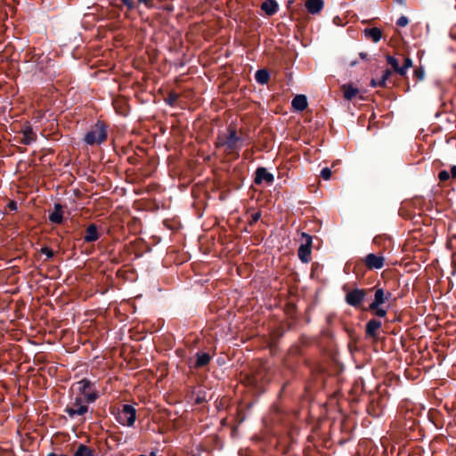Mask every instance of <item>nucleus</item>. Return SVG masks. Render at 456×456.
I'll return each mask as SVG.
<instances>
[{
	"mask_svg": "<svg viewBox=\"0 0 456 456\" xmlns=\"http://www.w3.org/2000/svg\"><path fill=\"white\" fill-rule=\"evenodd\" d=\"M255 78L257 83L265 85L268 82L270 76L266 69H258L255 74Z\"/></svg>",
	"mask_w": 456,
	"mask_h": 456,
	"instance_id": "nucleus-21",
	"label": "nucleus"
},
{
	"mask_svg": "<svg viewBox=\"0 0 456 456\" xmlns=\"http://www.w3.org/2000/svg\"><path fill=\"white\" fill-rule=\"evenodd\" d=\"M139 456H156L155 452H151L149 455L141 454Z\"/></svg>",
	"mask_w": 456,
	"mask_h": 456,
	"instance_id": "nucleus-39",
	"label": "nucleus"
},
{
	"mask_svg": "<svg viewBox=\"0 0 456 456\" xmlns=\"http://www.w3.org/2000/svg\"><path fill=\"white\" fill-rule=\"evenodd\" d=\"M42 254L45 255L48 258L53 257V252L51 248L45 247L41 248Z\"/></svg>",
	"mask_w": 456,
	"mask_h": 456,
	"instance_id": "nucleus-29",
	"label": "nucleus"
},
{
	"mask_svg": "<svg viewBox=\"0 0 456 456\" xmlns=\"http://www.w3.org/2000/svg\"><path fill=\"white\" fill-rule=\"evenodd\" d=\"M136 419V410L129 404L123 405L118 412L117 420L123 426L132 427Z\"/></svg>",
	"mask_w": 456,
	"mask_h": 456,
	"instance_id": "nucleus-5",
	"label": "nucleus"
},
{
	"mask_svg": "<svg viewBox=\"0 0 456 456\" xmlns=\"http://www.w3.org/2000/svg\"><path fill=\"white\" fill-rule=\"evenodd\" d=\"M390 76H391V71L389 69H386L383 72L381 78L379 80V85L380 87H384L386 86V83H387V79L390 77Z\"/></svg>",
	"mask_w": 456,
	"mask_h": 456,
	"instance_id": "nucleus-24",
	"label": "nucleus"
},
{
	"mask_svg": "<svg viewBox=\"0 0 456 456\" xmlns=\"http://www.w3.org/2000/svg\"><path fill=\"white\" fill-rule=\"evenodd\" d=\"M302 243L298 248V257L303 263H308L311 260L312 252V236L306 232L301 233Z\"/></svg>",
	"mask_w": 456,
	"mask_h": 456,
	"instance_id": "nucleus-6",
	"label": "nucleus"
},
{
	"mask_svg": "<svg viewBox=\"0 0 456 456\" xmlns=\"http://www.w3.org/2000/svg\"><path fill=\"white\" fill-rule=\"evenodd\" d=\"M363 35L365 37L371 39L374 43H378L382 37V31L380 28L374 27L365 28L363 30Z\"/></svg>",
	"mask_w": 456,
	"mask_h": 456,
	"instance_id": "nucleus-18",
	"label": "nucleus"
},
{
	"mask_svg": "<svg viewBox=\"0 0 456 456\" xmlns=\"http://www.w3.org/2000/svg\"><path fill=\"white\" fill-rule=\"evenodd\" d=\"M218 147H223L227 154H237L240 149L241 139L237 136L235 129L230 128L226 135L218 136Z\"/></svg>",
	"mask_w": 456,
	"mask_h": 456,
	"instance_id": "nucleus-2",
	"label": "nucleus"
},
{
	"mask_svg": "<svg viewBox=\"0 0 456 456\" xmlns=\"http://www.w3.org/2000/svg\"><path fill=\"white\" fill-rule=\"evenodd\" d=\"M414 77L419 79V80H422L425 77V70L422 67H419V68H417L415 70H414Z\"/></svg>",
	"mask_w": 456,
	"mask_h": 456,
	"instance_id": "nucleus-25",
	"label": "nucleus"
},
{
	"mask_svg": "<svg viewBox=\"0 0 456 456\" xmlns=\"http://www.w3.org/2000/svg\"><path fill=\"white\" fill-rule=\"evenodd\" d=\"M375 311V314L379 317H385L387 314V311L383 308H380L378 306L376 309H373Z\"/></svg>",
	"mask_w": 456,
	"mask_h": 456,
	"instance_id": "nucleus-30",
	"label": "nucleus"
},
{
	"mask_svg": "<svg viewBox=\"0 0 456 456\" xmlns=\"http://www.w3.org/2000/svg\"><path fill=\"white\" fill-rule=\"evenodd\" d=\"M438 178L441 182H445L450 178V174L446 170H442L438 174Z\"/></svg>",
	"mask_w": 456,
	"mask_h": 456,
	"instance_id": "nucleus-28",
	"label": "nucleus"
},
{
	"mask_svg": "<svg viewBox=\"0 0 456 456\" xmlns=\"http://www.w3.org/2000/svg\"><path fill=\"white\" fill-rule=\"evenodd\" d=\"M306 10L311 14L319 13L323 8L322 0H308L305 3Z\"/></svg>",
	"mask_w": 456,
	"mask_h": 456,
	"instance_id": "nucleus-17",
	"label": "nucleus"
},
{
	"mask_svg": "<svg viewBox=\"0 0 456 456\" xmlns=\"http://www.w3.org/2000/svg\"><path fill=\"white\" fill-rule=\"evenodd\" d=\"M20 134H21L20 142L25 145H30L37 141V134L28 123L21 127Z\"/></svg>",
	"mask_w": 456,
	"mask_h": 456,
	"instance_id": "nucleus-9",
	"label": "nucleus"
},
{
	"mask_svg": "<svg viewBox=\"0 0 456 456\" xmlns=\"http://www.w3.org/2000/svg\"><path fill=\"white\" fill-rule=\"evenodd\" d=\"M387 61L392 67L394 71L402 77H404L407 74V70L413 65L412 60L409 57L404 58L403 66H400L399 61L391 55L387 56Z\"/></svg>",
	"mask_w": 456,
	"mask_h": 456,
	"instance_id": "nucleus-7",
	"label": "nucleus"
},
{
	"mask_svg": "<svg viewBox=\"0 0 456 456\" xmlns=\"http://www.w3.org/2000/svg\"><path fill=\"white\" fill-rule=\"evenodd\" d=\"M292 107L296 110L303 111L307 108V99L306 96L304 94H298L295 96L292 100Z\"/></svg>",
	"mask_w": 456,
	"mask_h": 456,
	"instance_id": "nucleus-15",
	"label": "nucleus"
},
{
	"mask_svg": "<svg viewBox=\"0 0 456 456\" xmlns=\"http://www.w3.org/2000/svg\"><path fill=\"white\" fill-rule=\"evenodd\" d=\"M210 361V356L207 353L197 354V361L195 363L196 367H203L207 365Z\"/></svg>",
	"mask_w": 456,
	"mask_h": 456,
	"instance_id": "nucleus-23",
	"label": "nucleus"
},
{
	"mask_svg": "<svg viewBox=\"0 0 456 456\" xmlns=\"http://www.w3.org/2000/svg\"><path fill=\"white\" fill-rule=\"evenodd\" d=\"M382 323L376 319L370 320L366 324V336L371 338H377V331L381 328Z\"/></svg>",
	"mask_w": 456,
	"mask_h": 456,
	"instance_id": "nucleus-12",
	"label": "nucleus"
},
{
	"mask_svg": "<svg viewBox=\"0 0 456 456\" xmlns=\"http://www.w3.org/2000/svg\"><path fill=\"white\" fill-rule=\"evenodd\" d=\"M370 85H371V86H372V87L379 86V80L372 79V80L370 81Z\"/></svg>",
	"mask_w": 456,
	"mask_h": 456,
	"instance_id": "nucleus-36",
	"label": "nucleus"
},
{
	"mask_svg": "<svg viewBox=\"0 0 456 456\" xmlns=\"http://www.w3.org/2000/svg\"><path fill=\"white\" fill-rule=\"evenodd\" d=\"M9 207L12 208V209H15L16 208V204L14 202H11L9 204Z\"/></svg>",
	"mask_w": 456,
	"mask_h": 456,
	"instance_id": "nucleus-38",
	"label": "nucleus"
},
{
	"mask_svg": "<svg viewBox=\"0 0 456 456\" xmlns=\"http://www.w3.org/2000/svg\"><path fill=\"white\" fill-rule=\"evenodd\" d=\"M74 456H95L94 451L88 446L81 444L77 446Z\"/></svg>",
	"mask_w": 456,
	"mask_h": 456,
	"instance_id": "nucleus-22",
	"label": "nucleus"
},
{
	"mask_svg": "<svg viewBox=\"0 0 456 456\" xmlns=\"http://www.w3.org/2000/svg\"><path fill=\"white\" fill-rule=\"evenodd\" d=\"M137 1H138L139 4H142L145 5L148 8H151L153 5V1L152 0H137Z\"/></svg>",
	"mask_w": 456,
	"mask_h": 456,
	"instance_id": "nucleus-32",
	"label": "nucleus"
},
{
	"mask_svg": "<svg viewBox=\"0 0 456 456\" xmlns=\"http://www.w3.org/2000/svg\"><path fill=\"white\" fill-rule=\"evenodd\" d=\"M344 94V98L347 101H351L359 94V89L350 84H345L341 87Z\"/></svg>",
	"mask_w": 456,
	"mask_h": 456,
	"instance_id": "nucleus-19",
	"label": "nucleus"
},
{
	"mask_svg": "<svg viewBox=\"0 0 456 456\" xmlns=\"http://www.w3.org/2000/svg\"><path fill=\"white\" fill-rule=\"evenodd\" d=\"M408 23L409 20L406 16H401L396 21V25L399 27H405L408 25Z\"/></svg>",
	"mask_w": 456,
	"mask_h": 456,
	"instance_id": "nucleus-27",
	"label": "nucleus"
},
{
	"mask_svg": "<svg viewBox=\"0 0 456 456\" xmlns=\"http://www.w3.org/2000/svg\"><path fill=\"white\" fill-rule=\"evenodd\" d=\"M262 11L268 16H272L278 12L279 4L275 0H265L261 4Z\"/></svg>",
	"mask_w": 456,
	"mask_h": 456,
	"instance_id": "nucleus-13",
	"label": "nucleus"
},
{
	"mask_svg": "<svg viewBox=\"0 0 456 456\" xmlns=\"http://www.w3.org/2000/svg\"><path fill=\"white\" fill-rule=\"evenodd\" d=\"M273 181V175L269 173L265 167H258L256 170V176L254 179L256 184H261L264 182H265L267 184H272Z\"/></svg>",
	"mask_w": 456,
	"mask_h": 456,
	"instance_id": "nucleus-11",
	"label": "nucleus"
},
{
	"mask_svg": "<svg viewBox=\"0 0 456 456\" xmlns=\"http://www.w3.org/2000/svg\"><path fill=\"white\" fill-rule=\"evenodd\" d=\"M50 222L60 224L63 221L62 206L61 204H54L53 211L49 215Z\"/></svg>",
	"mask_w": 456,
	"mask_h": 456,
	"instance_id": "nucleus-14",
	"label": "nucleus"
},
{
	"mask_svg": "<svg viewBox=\"0 0 456 456\" xmlns=\"http://www.w3.org/2000/svg\"><path fill=\"white\" fill-rule=\"evenodd\" d=\"M107 139L106 126L97 122L85 135L84 141L88 145L101 144Z\"/></svg>",
	"mask_w": 456,
	"mask_h": 456,
	"instance_id": "nucleus-3",
	"label": "nucleus"
},
{
	"mask_svg": "<svg viewBox=\"0 0 456 456\" xmlns=\"http://www.w3.org/2000/svg\"><path fill=\"white\" fill-rule=\"evenodd\" d=\"M366 296V292L364 289H354L346 295V302L354 307H358L362 302L363 301Z\"/></svg>",
	"mask_w": 456,
	"mask_h": 456,
	"instance_id": "nucleus-8",
	"label": "nucleus"
},
{
	"mask_svg": "<svg viewBox=\"0 0 456 456\" xmlns=\"http://www.w3.org/2000/svg\"><path fill=\"white\" fill-rule=\"evenodd\" d=\"M99 239L97 226L94 224H90L86 231L84 240L86 242H94Z\"/></svg>",
	"mask_w": 456,
	"mask_h": 456,
	"instance_id": "nucleus-20",
	"label": "nucleus"
},
{
	"mask_svg": "<svg viewBox=\"0 0 456 456\" xmlns=\"http://www.w3.org/2000/svg\"><path fill=\"white\" fill-rule=\"evenodd\" d=\"M451 175L452 178H456V166H452L451 168Z\"/></svg>",
	"mask_w": 456,
	"mask_h": 456,
	"instance_id": "nucleus-35",
	"label": "nucleus"
},
{
	"mask_svg": "<svg viewBox=\"0 0 456 456\" xmlns=\"http://www.w3.org/2000/svg\"><path fill=\"white\" fill-rule=\"evenodd\" d=\"M387 298V297H386L384 289L381 288L377 289L374 295V300L370 305L369 308L376 309L378 306L384 304Z\"/></svg>",
	"mask_w": 456,
	"mask_h": 456,
	"instance_id": "nucleus-16",
	"label": "nucleus"
},
{
	"mask_svg": "<svg viewBox=\"0 0 456 456\" xmlns=\"http://www.w3.org/2000/svg\"><path fill=\"white\" fill-rule=\"evenodd\" d=\"M121 2L129 10H132L134 8V3L133 0H121Z\"/></svg>",
	"mask_w": 456,
	"mask_h": 456,
	"instance_id": "nucleus-31",
	"label": "nucleus"
},
{
	"mask_svg": "<svg viewBox=\"0 0 456 456\" xmlns=\"http://www.w3.org/2000/svg\"><path fill=\"white\" fill-rule=\"evenodd\" d=\"M385 258L381 255L368 254L365 256L364 264L369 269H381L384 266Z\"/></svg>",
	"mask_w": 456,
	"mask_h": 456,
	"instance_id": "nucleus-10",
	"label": "nucleus"
},
{
	"mask_svg": "<svg viewBox=\"0 0 456 456\" xmlns=\"http://www.w3.org/2000/svg\"><path fill=\"white\" fill-rule=\"evenodd\" d=\"M367 56H368V54H367L366 53H360V57H361L362 59H364V60H365V59H367Z\"/></svg>",
	"mask_w": 456,
	"mask_h": 456,
	"instance_id": "nucleus-37",
	"label": "nucleus"
},
{
	"mask_svg": "<svg viewBox=\"0 0 456 456\" xmlns=\"http://www.w3.org/2000/svg\"><path fill=\"white\" fill-rule=\"evenodd\" d=\"M331 170L329 168V167H324L322 171H321V176L324 179V180H329L330 177H331Z\"/></svg>",
	"mask_w": 456,
	"mask_h": 456,
	"instance_id": "nucleus-26",
	"label": "nucleus"
},
{
	"mask_svg": "<svg viewBox=\"0 0 456 456\" xmlns=\"http://www.w3.org/2000/svg\"><path fill=\"white\" fill-rule=\"evenodd\" d=\"M177 98V95L175 94H170L168 97V102L170 104H172Z\"/></svg>",
	"mask_w": 456,
	"mask_h": 456,
	"instance_id": "nucleus-34",
	"label": "nucleus"
},
{
	"mask_svg": "<svg viewBox=\"0 0 456 456\" xmlns=\"http://www.w3.org/2000/svg\"><path fill=\"white\" fill-rule=\"evenodd\" d=\"M88 405L85 399L81 396L76 395L73 401L67 405L65 412L69 418L74 419L76 416H83L88 411Z\"/></svg>",
	"mask_w": 456,
	"mask_h": 456,
	"instance_id": "nucleus-4",
	"label": "nucleus"
},
{
	"mask_svg": "<svg viewBox=\"0 0 456 456\" xmlns=\"http://www.w3.org/2000/svg\"><path fill=\"white\" fill-rule=\"evenodd\" d=\"M260 217H261V214H260V212L254 213V214L252 215V222H253V223L257 222V221L260 219Z\"/></svg>",
	"mask_w": 456,
	"mask_h": 456,
	"instance_id": "nucleus-33",
	"label": "nucleus"
},
{
	"mask_svg": "<svg viewBox=\"0 0 456 456\" xmlns=\"http://www.w3.org/2000/svg\"><path fill=\"white\" fill-rule=\"evenodd\" d=\"M71 391L73 393L77 392V395L83 397L86 403H94L99 397V394L94 384L87 379H82L81 380L75 382L71 386Z\"/></svg>",
	"mask_w": 456,
	"mask_h": 456,
	"instance_id": "nucleus-1",
	"label": "nucleus"
}]
</instances>
